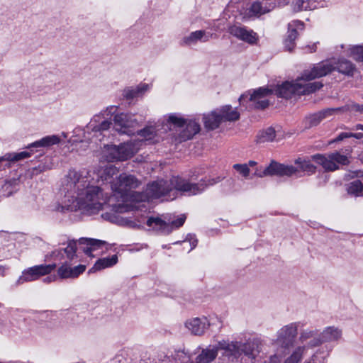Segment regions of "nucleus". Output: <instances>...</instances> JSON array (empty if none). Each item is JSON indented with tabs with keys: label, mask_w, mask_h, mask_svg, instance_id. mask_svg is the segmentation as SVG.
<instances>
[{
	"label": "nucleus",
	"mask_w": 363,
	"mask_h": 363,
	"mask_svg": "<svg viewBox=\"0 0 363 363\" xmlns=\"http://www.w3.org/2000/svg\"><path fill=\"white\" fill-rule=\"evenodd\" d=\"M354 130H363V125L362 124H357L354 128Z\"/></svg>",
	"instance_id": "nucleus-56"
},
{
	"label": "nucleus",
	"mask_w": 363,
	"mask_h": 363,
	"mask_svg": "<svg viewBox=\"0 0 363 363\" xmlns=\"http://www.w3.org/2000/svg\"><path fill=\"white\" fill-rule=\"evenodd\" d=\"M298 81L299 84L298 95H306L311 94L320 89L323 86V84L320 82L303 83L302 81L306 82L307 80L301 79V77L299 79H298Z\"/></svg>",
	"instance_id": "nucleus-23"
},
{
	"label": "nucleus",
	"mask_w": 363,
	"mask_h": 363,
	"mask_svg": "<svg viewBox=\"0 0 363 363\" xmlns=\"http://www.w3.org/2000/svg\"><path fill=\"white\" fill-rule=\"evenodd\" d=\"M223 121H235L240 118V113L236 108H233L230 105L222 106L218 110Z\"/></svg>",
	"instance_id": "nucleus-22"
},
{
	"label": "nucleus",
	"mask_w": 363,
	"mask_h": 363,
	"mask_svg": "<svg viewBox=\"0 0 363 363\" xmlns=\"http://www.w3.org/2000/svg\"><path fill=\"white\" fill-rule=\"evenodd\" d=\"M7 269V267L0 265V276L4 277Z\"/></svg>",
	"instance_id": "nucleus-55"
},
{
	"label": "nucleus",
	"mask_w": 363,
	"mask_h": 363,
	"mask_svg": "<svg viewBox=\"0 0 363 363\" xmlns=\"http://www.w3.org/2000/svg\"><path fill=\"white\" fill-rule=\"evenodd\" d=\"M104 157L108 162L120 161V154L118 146L117 145H106L104 147Z\"/></svg>",
	"instance_id": "nucleus-34"
},
{
	"label": "nucleus",
	"mask_w": 363,
	"mask_h": 363,
	"mask_svg": "<svg viewBox=\"0 0 363 363\" xmlns=\"http://www.w3.org/2000/svg\"><path fill=\"white\" fill-rule=\"evenodd\" d=\"M186 216L185 215H181L177 219L173 220L172 223H169L170 227L169 229H172V230L174 228H179L181 226H182L186 220Z\"/></svg>",
	"instance_id": "nucleus-48"
},
{
	"label": "nucleus",
	"mask_w": 363,
	"mask_h": 363,
	"mask_svg": "<svg viewBox=\"0 0 363 363\" xmlns=\"http://www.w3.org/2000/svg\"><path fill=\"white\" fill-rule=\"evenodd\" d=\"M60 141V138L57 135H48L43 138L42 139L37 140L28 145V148H38V147H46L53 145L59 143Z\"/></svg>",
	"instance_id": "nucleus-28"
},
{
	"label": "nucleus",
	"mask_w": 363,
	"mask_h": 363,
	"mask_svg": "<svg viewBox=\"0 0 363 363\" xmlns=\"http://www.w3.org/2000/svg\"><path fill=\"white\" fill-rule=\"evenodd\" d=\"M118 262V256L113 255L111 257H104L98 259L94 265L89 269V273L96 272V271L112 267Z\"/></svg>",
	"instance_id": "nucleus-24"
},
{
	"label": "nucleus",
	"mask_w": 363,
	"mask_h": 363,
	"mask_svg": "<svg viewBox=\"0 0 363 363\" xmlns=\"http://www.w3.org/2000/svg\"><path fill=\"white\" fill-rule=\"evenodd\" d=\"M185 130L182 133L181 137L184 140H189L200 131V125L195 121H186Z\"/></svg>",
	"instance_id": "nucleus-29"
},
{
	"label": "nucleus",
	"mask_w": 363,
	"mask_h": 363,
	"mask_svg": "<svg viewBox=\"0 0 363 363\" xmlns=\"http://www.w3.org/2000/svg\"><path fill=\"white\" fill-rule=\"evenodd\" d=\"M341 108H326L319 112L310 115L306 118V123L308 128L318 125L322 120L333 115L335 112L340 111Z\"/></svg>",
	"instance_id": "nucleus-17"
},
{
	"label": "nucleus",
	"mask_w": 363,
	"mask_h": 363,
	"mask_svg": "<svg viewBox=\"0 0 363 363\" xmlns=\"http://www.w3.org/2000/svg\"><path fill=\"white\" fill-rule=\"evenodd\" d=\"M139 185L140 182L134 176L123 174L116 182H112L111 189L123 196L131 189H136Z\"/></svg>",
	"instance_id": "nucleus-9"
},
{
	"label": "nucleus",
	"mask_w": 363,
	"mask_h": 363,
	"mask_svg": "<svg viewBox=\"0 0 363 363\" xmlns=\"http://www.w3.org/2000/svg\"><path fill=\"white\" fill-rule=\"evenodd\" d=\"M351 138H355L357 139H362L363 138V133H350Z\"/></svg>",
	"instance_id": "nucleus-53"
},
{
	"label": "nucleus",
	"mask_w": 363,
	"mask_h": 363,
	"mask_svg": "<svg viewBox=\"0 0 363 363\" xmlns=\"http://www.w3.org/2000/svg\"><path fill=\"white\" fill-rule=\"evenodd\" d=\"M155 133V129L152 127H146L138 132V134L145 140H150Z\"/></svg>",
	"instance_id": "nucleus-44"
},
{
	"label": "nucleus",
	"mask_w": 363,
	"mask_h": 363,
	"mask_svg": "<svg viewBox=\"0 0 363 363\" xmlns=\"http://www.w3.org/2000/svg\"><path fill=\"white\" fill-rule=\"evenodd\" d=\"M273 91L267 87H259L253 91H248L239 98L241 105H245L249 109H264L269 106L267 96L272 94Z\"/></svg>",
	"instance_id": "nucleus-4"
},
{
	"label": "nucleus",
	"mask_w": 363,
	"mask_h": 363,
	"mask_svg": "<svg viewBox=\"0 0 363 363\" xmlns=\"http://www.w3.org/2000/svg\"><path fill=\"white\" fill-rule=\"evenodd\" d=\"M216 349L224 350V354L226 356L238 357L241 354V342L220 341Z\"/></svg>",
	"instance_id": "nucleus-18"
},
{
	"label": "nucleus",
	"mask_w": 363,
	"mask_h": 363,
	"mask_svg": "<svg viewBox=\"0 0 363 363\" xmlns=\"http://www.w3.org/2000/svg\"><path fill=\"white\" fill-rule=\"evenodd\" d=\"M147 89V84H142L135 89H125L123 91V96L127 99H132L135 97H137L140 93L145 91Z\"/></svg>",
	"instance_id": "nucleus-39"
},
{
	"label": "nucleus",
	"mask_w": 363,
	"mask_h": 363,
	"mask_svg": "<svg viewBox=\"0 0 363 363\" xmlns=\"http://www.w3.org/2000/svg\"><path fill=\"white\" fill-rule=\"evenodd\" d=\"M293 4L296 11L313 10L317 7L313 0H295ZM274 6L275 3L272 0H256L252 2L249 11L253 16H260L270 11Z\"/></svg>",
	"instance_id": "nucleus-5"
},
{
	"label": "nucleus",
	"mask_w": 363,
	"mask_h": 363,
	"mask_svg": "<svg viewBox=\"0 0 363 363\" xmlns=\"http://www.w3.org/2000/svg\"><path fill=\"white\" fill-rule=\"evenodd\" d=\"M147 225L148 226L157 227L159 230L167 233L172 231V229H169L170 227L169 223L165 222L160 218H149L147 220Z\"/></svg>",
	"instance_id": "nucleus-35"
},
{
	"label": "nucleus",
	"mask_w": 363,
	"mask_h": 363,
	"mask_svg": "<svg viewBox=\"0 0 363 363\" xmlns=\"http://www.w3.org/2000/svg\"><path fill=\"white\" fill-rule=\"evenodd\" d=\"M295 164L298 165L296 167L299 172L295 175L297 177L302 176L301 172H305L307 175L313 174L315 172L316 167L310 161L303 160L301 157L297 158L294 161Z\"/></svg>",
	"instance_id": "nucleus-25"
},
{
	"label": "nucleus",
	"mask_w": 363,
	"mask_h": 363,
	"mask_svg": "<svg viewBox=\"0 0 363 363\" xmlns=\"http://www.w3.org/2000/svg\"><path fill=\"white\" fill-rule=\"evenodd\" d=\"M276 131L274 128L268 127L266 129L259 130L256 136L255 142L257 144L270 143L274 140Z\"/></svg>",
	"instance_id": "nucleus-27"
},
{
	"label": "nucleus",
	"mask_w": 363,
	"mask_h": 363,
	"mask_svg": "<svg viewBox=\"0 0 363 363\" xmlns=\"http://www.w3.org/2000/svg\"><path fill=\"white\" fill-rule=\"evenodd\" d=\"M120 161L126 160L134 155L136 152L135 146L130 143H125L118 145Z\"/></svg>",
	"instance_id": "nucleus-30"
},
{
	"label": "nucleus",
	"mask_w": 363,
	"mask_h": 363,
	"mask_svg": "<svg viewBox=\"0 0 363 363\" xmlns=\"http://www.w3.org/2000/svg\"><path fill=\"white\" fill-rule=\"evenodd\" d=\"M56 268L55 264H40L29 267L23 271L22 275L17 279L16 284L21 285L38 279L43 276L50 274Z\"/></svg>",
	"instance_id": "nucleus-6"
},
{
	"label": "nucleus",
	"mask_w": 363,
	"mask_h": 363,
	"mask_svg": "<svg viewBox=\"0 0 363 363\" xmlns=\"http://www.w3.org/2000/svg\"><path fill=\"white\" fill-rule=\"evenodd\" d=\"M299 170L293 165H285L272 160L271 163L262 172L257 171L255 174L259 177L266 176H287L296 175Z\"/></svg>",
	"instance_id": "nucleus-7"
},
{
	"label": "nucleus",
	"mask_w": 363,
	"mask_h": 363,
	"mask_svg": "<svg viewBox=\"0 0 363 363\" xmlns=\"http://www.w3.org/2000/svg\"><path fill=\"white\" fill-rule=\"evenodd\" d=\"M31 156V152L28 151H23L21 152H12L6 153L2 157H0V162L9 161V162H18L24 159L28 158Z\"/></svg>",
	"instance_id": "nucleus-33"
},
{
	"label": "nucleus",
	"mask_w": 363,
	"mask_h": 363,
	"mask_svg": "<svg viewBox=\"0 0 363 363\" xmlns=\"http://www.w3.org/2000/svg\"><path fill=\"white\" fill-rule=\"evenodd\" d=\"M209 325L210 323L206 317L195 318L186 323L187 328L196 335H203Z\"/></svg>",
	"instance_id": "nucleus-16"
},
{
	"label": "nucleus",
	"mask_w": 363,
	"mask_h": 363,
	"mask_svg": "<svg viewBox=\"0 0 363 363\" xmlns=\"http://www.w3.org/2000/svg\"><path fill=\"white\" fill-rule=\"evenodd\" d=\"M299 84L297 80L296 82H285L282 84L277 86L275 89V94L277 96L289 99L293 94H298Z\"/></svg>",
	"instance_id": "nucleus-15"
},
{
	"label": "nucleus",
	"mask_w": 363,
	"mask_h": 363,
	"mask_svg": "<svg viewBox=\"0 0 363 363\" xmlns=\"http://www.w3.org/2000/svg\"><path fill=\"white\" fill-rule=\"evenodd\" d=\"M261 341L259 339L249 340L247 342L241 343V353L243 352L250 358L255 359L260 352Z\"/></svg>",
	"instance_id": "nucleus-19"
},
{
	"label": "nucleus",
	"mask_w": 363,
	"mask_h": 363,
	"mask_svg": "<svg viewBox=\"0 0 363 363\" xmlns=\"http://www.w3.org/2000/svg\"><path fill=\"white\" fill-rule=\"evenodd\" d=\"M55 279V277H48L44 279L45 282H51Z\"/></svg>",
	"instance_id": "nucleus-57"
},
{
	"label": "nucleus",
	"mask_w": 363,
	"mask_h": 363,
	"mask_svg": "<svg viewBox=\"0 0 363 363\" xmlns=\"http://www.w3.org/2000/svg\"><path fill=\"white\" fill-rule=\"evenodd\" d=\"M305 350V347H298L292 353V354L287 358L284 363H298L302 358V354Z\"/></svg>",
	"instance_id": "nucleus-41"
},
{
	"label": "nucleus",
	"mask_w": 363,
	"mask_h": 363,
	"mask_svg": "<svg viewBox=\"0 0 363 363\" xmlns=\"http://www.w3.org/2000/svg\"><path fill=\"white\" fill-rule=\"evenodd\" d=\"M297 335V327L294 324L286 325L281 329L277 342L281 348L289 350L294 345V339Z\"/></svg>",
	"instance_id": "nucleus-11"
},
{
	"label": "nucleus",
	"mask_w": 363,
	"mask_h": 363,
	"mask_svg": "<svg viewBox=\"0 0 363 363\" xmlns=\"http://www.w3.org/2000/svg\"><path fill=\"white\" fill-rule=\"evenodd\" d=\"M228 33L238 40L250 45H255L259 40L257 33L245 26L233 25L228 28Z\"/></svg>",
	"instance_id": "nucleus-10"
},
{
	"label": "nucleus",
	"mask_w": 363,
	"mask_h": 363,
	"mask_svg": "<svg viewBox=\"0 0 363 363\" xmlns=\"http://www.w3.org/2000/svg\"><path fill=\"white\" fill-rule=\"evenodd\" d=\"M86 269V266L79 264L72 267L68 262H65L57 269V274L61 279H74Z\"/></svg>",
	"instance_id": "nucleus-13"
},
{
	"label": "nucleus",
	"mask_w": 363,
	"mask_h": 363,
	"mask_svg": "<svg viewBox=\"0 0 363 363\" xmlns=\"http://www.w3.org/2000/svg\"><path fill=\"white\" fill-rule=\"evenodd\" d=\"M95 122V120L91 121L88 125V128L94 132L106 130L112 124V123L108 120H104L98 125L94 124Z\"/></svg>",
	"instance_id": "nucleus-40"
},
{
	"label": "nucleus",
	"mask_w": 363,
	"mask_h": 363,
	"mask_svg": "<svg viewBox=\"0 0 363 363\" xmlns=\"http://www.w3.org/2000/svg\"><path fill=\"white\" fill-rule=\"evenodd\" d=\"M168 122L179 128L183 127L186 123V121L184 118L174 114L169 116Z\"/></svg>",
	"instance_id": "nucleus-43"
},
{
	"label": "nucleus",
	"mask_w": 363,
	"mask_h": 363,
	"mask_svg": "<svg viewBox=\"0 0 363 363\" xmlns=\"http://www.w3.org/2000/svg\"><path fill=\"white\" fill-rule=\"evenodd\" d=\"M351 138L350 133H340L333 140V143H337L343 140L345 138Z\"/></svg>",
	"instance_id": "nucleus-50"
},
{
	"label": "nucleus",
	"mask_w": 363,
	"mask_h": 363,
	"mask_svg": "<svg viewBox=\"0 0 363 363\" xmlns=\"http://www.w3.org/2000/svg\"><path fill=\"white\" fill-rule=\"evenodd\" d=\"M321 334L323 340L328 342L338 340L341 337L342 333L336 328L328 327Z\"/></svg>",
	"instance_id": "nucleus-36"
},
{
	"label": "nucleus",
	"mask_w": 363,
	"mask_h": 363,
	"mask_svg": "<svg viewBox=\"0 0 363 363\" xmlns=\"http://www.w3.org/2000/svg\"><path fill=\"white\" fill-rule=\"evenodd\" d=\"M335 69V65L329 61H323L315 65L311 69L305 70L301 74V79L307 81L320 78L330 74Z\"/></svg>",
	"instance_id": "nucleus-8"
},
{
	"label": "nucleus",
	"mask_w": 363,
	"mask_h": 363,
	"mask_svg": "<svg viewBox=\"0 0 363 363\" xmlns=\"http://www.w3.org/2000/svg\"><path fill=\"white\" fill-rule=\"evenodd\" d=\"M213 36H216V35L213 33L206 34L204 30H196L195 32H192L189 36L184 38L183 43L186 45H191L196 43L198 40L207 42Z\"/></svg>",
	"instance_id": "nucleus-21"
},
{
	"label": "nucleus",
	"mask_w": 363,
	"mask_h": 363,
	"mask_svg": "<svg viewBox=\"0 0 363 363\" xmlns=\"http://www.w3.org/2000/svg\"><path fill=\"white\" fill-rule=\"evenodd\" d=\"M189 242L191 246L190 249V250H191L196 246L198 240L194 236L189 235Z\"/></svg>",
	"instance_id": "nucleus-51"
},
{
	"label": "nucleus",
	"mask_w": 363,
	"mask_h": 363,
	"mask_svg": "<svg viewBox=\"0 0 363 363\" xmlns=\"http://www.w3.org/2000/svg\"><path fill=\"white\" fill-rule=\"evenodd\" d=\"M347 191L350 195L360 196L363 191V184L359 180H354L348 184Z\"/></svg>",
	"instance_id": "nucleus-38"
},
{
	"label": "nucleus",
	"mask_w": 363,
	"mask_h": 363,
	"mask_svg": "<svg viewBox=\"0 0 363 363\" xmlns=\"http://www.w3.org/2000/svg\"><path fill=\"white\" fill-rule=\"evenodd\" d=\"M306 48L309 52H313L316 50V44L313 43L311 46H307Z\"/></svg>",
	"instance_id": "nucleus-54"
},
{
	"label": "nucleus",
	"mask_w": 363,
	"mask_h": 363,
	"mask_svg": "<svg viewBox=\"0 0 363 363\" xmlns=\"http://www.w3.org/2000/svg\"><path fill=\"white\" fill-rule=\"evenodd\" d=\"M354 174H355V176L358 177H360L362 175V172H360V171L356 172H354Z\"/></svg>",
	"instance_id": "nucleus-59"
},
{
	"label": "nucleus",
	"mask_w": 363,
	"mask_h": 363,
	"mask_svg": "<svg viewBox=\"0 0 363 363\" xmlns=\"http://www.w3.org/2000/svg\"><path fill=\"white\" fill-rule=\"evenodd\" d=\"M78 242L79 245H86V247H84L83 251L86 255L91 254L93 250L101 248L106 243L105 241L101 240L86 238H82L79 239Z\"/></svg>",
	"instance_id": "nucleus-20"
},
{
	"label": "nucleus",
	"mask_w": 363,
	"mask_h": 363,
	"mask_svg": "<svg viewBox=\"0 0 363 363\" xmlns=\"http://www.w3.org/2000/svg\"><path fill=\"white\" fill-rule=\"evenodd\" d=\"M114 128L122 134L128 135L134 134L132 128L136 124V121L131 119V117L125 113H121L114 116Z\"/></svg>",
	"instance_id": "nucleus-12"
},
{
	"label": "nucleus",
	"mask_w": 363,
	"mask_h": 363,
	"mask_svg": "<svg viewBox=\"0 0 363 363\" xmlns=\"http://www.w3.org/2000/svg\"><path fill=\"white\" fill-rule=\"evenodd\" d=\"M77 241L74 240H69L67 246L65 248L55 250L51 252L50 256L57 259H62L65 257L69 261H72L77 256Z\"/></svg>",
	"instance_id": "nucleus-14"
},
{
	"label": "nucleus",
	"mask_w": 363,
	"mask_h": 363,
	"mask_svg": "<svg viewBox=\"0 0 363 363\" xmlns=\"http://www.w3.org/2000/svg\"><path fill=\"white\" fill-rule=\"evenodd\" d=\"M218 355V349L203 350L201 353L197 357V363H210L216 359Z\"/></svg>",
	"instance_id": "nucleus-32"
},
{
	"label": "nucleus",
	"mask_w": 363,
	"mask_h": 363,
	"mask_svg": "<svg viewBox=\"0 0 363 363\" xmlns=\"http://www.w3.org/2000/svg\"><path fill=\"white\" fill-rule=\"evenodd\" d=\"M315 335H318L316 331L306 330L301 332L299 340L303 343Z\"/></svg>",
	"instance_id": "nucleus-47"
},
{
	"label": "nucleus",
	"mask_w": 363,
	"mask_h": 363,
	"mask_svg": "<svg viewBox=\"0 0 363 363\" xmlns=\"http://www.w3.org/2000/svg\"><path fill=\"white\" fill-rule=\"evenodd\" d=\"M335 69H337L340 73L347 76H353L354 72L355 70L354 65L347 60H340L337 65L335 66Z\"/></svg>",
	"instance_id": "nucleus-31"
},
{
	"label": "nucleus",
	"mask_w": 363,
	"mask_h": 363,
	"mask_svg": "<svg viewBox=\"0 0 363 363\" xmlns=\"http://www.w3.org/2000/svg\"><path fill=\"white\" fill-rule=\"evenodd\" d=\"M352 149L335 150L328 154H316L312 159L321 165L326 172H334L340 166H347L350 163Z\"/></svg>",
	"instance_id": "nucleus-3"
},
{
	"label": "nucleus",
	"mask_w": 363,
	"mask_h": 363,
	"mask_svg": "<svg viewBox=\"0 0 363 363\" xmlns=\"http://www.w3.org/2000/svg\"><path fill=\"white\" fill-rule=\"evenodd\" d=\"M222 122L220 116L217 111H213L208 115L203 116V123L205 128L208 130H214L218 128Z\"/></svg>",
	"instance_id": "nucleus-26"
},
{
	"label": "nucleus",
	"mask_w": 363,
	"mask_h": 363,
	"mask_svg": "<svg viewBox=\"0 0 363 363\" xmlns=\"http://www.w3.org/2000/svg\"><path fill=\"white\" fill-rule=\"evenodd\" d=\"M218 182V179H201L198 183H191L181 177H174L169 181L160 180L147 185L145 194L147 200L159 199L170 192L173 189L188 195H196L203 192L206 188Z\"/></svg>",
	"instance_id": "nucleus-2"
},
{
	"label": "nucleus",
	"mask_w": 363,
	"mask_h": 363,
	"mask_svg": "<svg viewBox=\"0 0 363 363\" xmlns=\"http://www.w3.org/2000/svg\"><path fill=\"white\" fill-rule=\"evenodd\" d=\"M350 55L355 60L363 61V46L354 45L350 48Z\"/></svg>",
	"instance_id": "nucleus-42"
},
{
	"label": "nucleus",
	"mask_w": 363,
	"mask_h": 363,
	"mask_svg": "<svg viewBox=\"0 0 363 363\" xmlns=\"http://www.w3.org/2000/svg\"><path fill=\"white\" fill-rule=\"evenodd\" d=\"M298 32L296 29L291 28V26H289L288 34L286 38L284 40V46L285 48L291 52L295 47V40L297 38Z\"/></svg>",
	"instance_id": "nucleus-37"
},
{
	"label": "nucleus",
	"mask_w": 363,
	"mask_h": 363,
	"mask_svg": "<svg viewBox=\"0 0 363 363\" xmlns=\"http://www.w3.org/2000/svg\"><path fill=\"white\" fill-rule=\"evenodd\" d=\"M323 342H325V340H323L322 335L320 337H317V335H315L311 338L308 344V346L311 347H317L322 344Z\"/></svg>",
	"instance_id": "nucleus-49"
},
{
	"label": "nucleus",
	"mask_w": 363,
	"mask_h": 363,
	"mask_svg": "<svg viewBox=\"0 0 363 363\" xmlns=\"http://www.w3.org/2000/svg\"><path fill=\"white\" fill-rule=\"evenodd\" d=\"M247 164L248 165V167L249 166L253 167L257 164V162L255 161L250 160V161H249L248 164Z\"/></svg>",
	"instance_id": "nucleus-58"
},
{
	"label": "nucleus",
	"mask_w": 363,
	"mask_h": 363,
	"mask_svg": "<svg viewBox=\"0 0 363 363\" xmlns=\"http://www.w3.org/2000/svg\"><path fill=\"white\" fill-rule=\"evenodd\" d=\"M281 359L279 358V354H276L271 357V363H281Z\"/></svg>",
	"instance_id": "nucleus-52"
},
{
	"label": "nucleus",
	"mask_w": 363,
	"mask_h": 363,
	"mask_svg": "<svg viewBox=\"0 0 363 363\" xmlns=\"http://www.w3.org/2000/svg\"><path fill=\"white\" fill-rule=\"evenodd\" d=\"M342 109H345L346 111H355L359 112L360 113H363V104H359L357 103H351L347 105H346L345 107L341 108Z\"/></svg>",
	"instance_id": "nucleus-46"
},
{
	"label": "nucleus",
	"mask_w": 363,
	"mask_h": 363,
	"mask_svg": "<svg viewBox=\"0 0 363 363\" xmlns=\"http://www.w3.org/2000/svg\"><path fill=\"white\" fill-rule=\"evenodd\" d=\"M233 168L245 177L250 174V168L247 164H235Z\"/></svg>",
	"instance_id": "nucleus-45"
},
{
	"label": "nucleus",
	"mask_w": 363,
	"mask_h": 363,
	"mask_svg": "<svg viewBox=\"0 0 363 363\" xmlns=\"http://www.w3.org/2000/svg\"><path fill=\"white\" fill-rule=\"evenodd\" d=\"M118 173V169L112 164H108L104 167H100L97 172H93L94 178L91 172L83 170L77 172L70 169L67 174V186L73 188L77 194L71 204L67 206V209L71 211H81L82 213L89 215L97 213L102 209V206L106 203V198L104 196L102 190L94 184L102 182H111V179Z\"/></svg>",
	"instance_id": "nucleus-1"
}]
</instances>
